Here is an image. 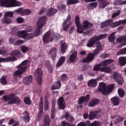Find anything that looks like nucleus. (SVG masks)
I'll return each mask as SVG.
<instances>
[{"label":"nucleus","mask_w":126,"mask_h":126,"mask_svg":"<svg viewBox=\"0 0 126 126\" xmlns=\"http://www.w3.org/2000/svg\"><path fill=\"white\" fill-rule=\"evenodd\" d=\"M110 25V27L111 28H115L120 26L119 21L117 22H115L114 23H112V20H108L107 21H105V22H103L100 25L101 28H104V27Z\"/></svg>","instance_id":"nucleus-9"},{"label":"nucleus","mask_w":126,"mask_h":126,"mask_svg":"<svg viewBox=\"0 0 126 126\" xmlns=\"http://www.w3.org/2000/svg\"><path fill=\"white\" fill-rule=\"evenodd\" d=\"M55 117V105H52V108H51V118L54 119Z\"/></svg>","instance_id":"nucleus-49"},{"label":"nucleus","mask_w":126,"mask_h":126,"mask_svg":"<svg viewBox=\"0 0 126 126\" xmlns=\"http://www.w3.org/2000/svg\"><path fill=\"white\" fill-rule=\"evenodd\" d=\"M24 21H25L24 19H23V18H21V17H19L17 19V22L18 23H22L24 22Z\"/></svg>","instance_id":"nucleus-57"},{"label":"nucleus","mask_w":126,"mask_h":126,"mask_svg":"<svg viewBox=\"0 0 126 126\" xmlns=\"http://www.w3.org/2000/svg\"><path fill=\"white\" fill-rule=\"evenodd\" d=\"M23 3L17 0H0V5L5 7L21 6Z\"/></svg>","instance_id":"nucleus-4"},{"label":"nucleus","mask_w":126,"mask_h":126,"mask_svg":"<svg viewBox=\"0 0 126 126\" xmlns=\"http://www.w3.org/2000/svg\"><path fill=\"white\" fill-rule=\"evenodd\" d=\"M100 71L105 73H110L112 72V69L109 67H103L100 69Z\"/></svg>","instance_id":"nucleus-36"},{"label":"nucleus","mask_w":126,"mask_h":126,"mask_svg":"<svg viewBox=\"0 0 126 126\" xmlns=\"http://www.w3.org/2000/svg\"><path fill=\"white\" fill-rule=\"evenodd\" d=\"M24 83L26 85H29L32 83V76H30L25 78L23 80Z\"/></svg>","instance_id":"nucleus-27"},{"label":"nucleus","mask_w":126,"mask_h":126,"mask_svg":"<svg viewBox=\"0 0 126 126\" xmlns=\"http://www.w3.org/2000/svg\"><path fill=\"white\" fill-rule=\"evenodd\" d=\"M90 124V122L89 121H87L86 123L81 122L79 123L77 126H86V125H89Z\"/></svg>","instance_id":"nucleus-52"},{"label":"nucleus","mask_w":126,"mask_h":126,"mask_svg":"<svg viewBox=\"0 0 126 126\" xmlns=\"http://www.w3.org/2000/svg\"><path fill=\"white\" fill-rule=\"evenodd\" d=\"M20 52L18 51H17V50H15V51H13L11 53V55L13 56V57H11V58H15V60L14 61H15L16 60V57L17 56H18V55H20Z\"/></svg>","instance_id":"nucleus-43"},{"label":"nucleus","mask_w":126,"mask_h":126,"mask_svg":"<svg viewBox=\"0 0 126 126\" xmlns=\"http://www.w3.org/2000/svg\"><path fill=\"white\" fill-rule=\"evenodd\" d=\"M43 98L42 97L40 98V103H39V112H38V115H37V117H36V120L39 121V119L42 118L43 116Z\"/></svg>","instance_id":"nucleus-17"},{"label":"nucleus","mask_w":126,"mask_h":126,"mask_svg":"<svg viewBox=\"0 0 126 126\" xmlns=\"http://www.w3.org/2000/svg\"><path fill=\"white\" fill-rule=\"evenodd\" d=\"M119 25H121L122 24H126V19L125 20H120V21H118Z\"/></svg>","instance_id":"nucleus-62"},{"label":"nucleus","mask_w":126,"mask_h":126,"mask_svg":"<svg viewBox=\"0 0 126 126\" xmlns=\"http://www.w3.org/2000/svg\"><path fill=\"white\" fill-rule=\"evenodd\" d=\"M61 87V83L60 81L56 82L55 83H54V85L52 86V87H51V90H58L60 89Z\"/></svg>","instance_id":"nucleus-31"},{"label":"nucleus","mask_w":126,"mask_h":126,"mask_svg":"<svg viewBox=\"0 0 126 126\" xmlns=\"http://www.w3.org/2000/svg\"><path fill=\"white\" fill-rule=\"evenodd\" d=\"M70 55L68 57V60L71 63H74L77 59L78 51L75 50L70 51Z\"/></svg>","instance_id":"nucleus-14"},{"label":"nucleus","mask_w":126,"mask_h":126,"mask_svg":"<svg viewBox=\"0 0 126 126\" xmlns=\"http://www.w3.org/2000/svg\"><path fill=\"white\" fill-rule=\"evenodd\" d=\"M47 20V18L45 16L38 18V21L36 22V27L37 29L35 30L34 34L35 36H38L40 35V30L46 25Z\"/></svg>","instance_id":"nucleus-6"},{"label":"nucleus","mask_w":126,"mask_h":126,"mask_svg":"<svg viewBox=\"0 0 126 126\" xmlns=\"http://www.w3.org/2000/svg\"><path fill=\"white\" fill-rule=\"evenodd\" d=\"M24 43V40H17L15 43H14V45L16 46H19L21 44H22Z\"/></svg>","instance_id":"nucleus-59"},{"label":"nucleus","mask_w":126,"mask_h":126,"mask_svg":"<svg viewBox=\"0 0 126 126\" xmlns=\"http://www.w3.org/2000/svg\"><path fill=\"white\" fill-rule=\"evenodd\" d=\"M99 103V100L97 99H93L89 103V106L94 107Z\"/></svg>","instance_id":"nucleus-32"},{"label":"nucleus","mask_w":126,"mask_h":126,"mask_svg":"<svg viewBox=\"0 0 126 126\" xmlns=\"http://www.w3.org/2000/svg\"><path fill=\"white\" fill-rule=\"evenodd\" d=\"M124 118H123L122 117H119L117 120L116 121L114 122V124H118L119 123L123 121L124 120Z\"/></svg>","instance_id":"nucleus-55"},{"label":"nucleus","mask_w":126,"mask_h":126,"mask_svg":"<svg viewBox=\"0 0 126 126\" xmlns=\"http://www.w3.org/2000/svg\"><path fill=\"white\" fill-rule=\"evenodd\" d=\"M125 54H126V48L121 49L120 51H118L117 53V56H119L121 55H125Z\"/></svg>","instance_id":"nucleus-45"},{"label":"nucleus","mask_w":126,"mask_h":126,"mask_svg":"<svg viewBox=\"0 0 126 126\" xmlns=\"http://www.w3.org/2000/svg\"><path fill=\"white\" fill-rule=\"evenodd\" d=\"M113 77L114 79L116 80L119 85H122L124 83L123 78L121 77V75L117 72H114L113 73Z\"/></svg>","instance_id":"nucleus-15"},{"label":"nucleus","mask_w":126,"mask_h":126,"mask_svg":"<svg viewBox=\"0 0 126 126\" xmlns=\"http://www.w3.org/2000/svg\"><path fill=\"white\" fill-rule=\"evenodd\" d=\"M79 2L78 0H66V5H73Z\"/></svg>","instance_id":"nucleus-39"},{"label":"nucleus","mask_w":126,"mask_h":126,"mask_svg":"<svg viewBox=\"0 0 126 126\" xmlns=\"http://www.w3.org/2000/svg\"><path fill=\"white\" fill-rule=\"evenodd\" d=\"M100 56L102 59H106L109 57V55L108 54H101Z\"/></svg>","instance_id":"nucleus-61"},{"label":"nucleus","mask_w":126,"mask_h":126,"mask_svg":"<svg viewBox=\"0 0 126 126\" xmlns=\"http://www.w3.org/2000/svg\"><path fill=\"white\" fill-rule=\"evenodd\" d=\"M43 125L42 126H50V120L48 115H45L44 118H43Z\"/></svg>","instance_id":"nucleus-25"},{"label":"nucleus","mask_w":126,"mask_h":126,"mask_svg":"<svg viewBox=\"0 0 126 126\" xmlns=\"http://www.w3.org/2000/svg\"><path fill=\"white\" fill-rule=\"evenodd\" d=\"M64 118L67 120L68 122H72L74 121V119L73 117L70 116L69 113L68 112H65Z\"/></svg>","instance_id":"nucleus-35"},{"label":"nucleus","mask_w":126,"mask_h":126,"mask_svg":"<svg viewBox=\"0 0 126 126\" xmlns=\"http://www.w3.org/2000/svg\"><path fill=\"white\" fill-rule=\"evenodd\" d=\"M119 95L120 97H123L125 95V91L123 89H119L118 90Z\"/></svg>","instance_id":"nucleus-46"},{"label":"nucleus","mask_w":126,"mask_h":126,"mask_svg":"<svg viewBox=\"0 0 126 126\" xmlns=\"http://www.w3.org/2000/svg\"><path fill=\"white\" fill-rule=\"evenodd\" d=\"M14 14L13 12L12 11H7L5 13V17H7L9 18V17H13Z\"/></svg>","instance_id":"nucleus-50"},{"label":"nucleus","mask_w":126,"mask_h":126,"mask_svg":"<svg viewBox=\"0 0 126 126\" xmlns=\"http://www.w3.org/2000/svg\"><path fill=\"white\" fill-rule=\"evenodd\" d=\"M121 14V10H118L116 12H114L112 15V18H115V17L119 16Z\"/></svg>","instance_id":"nucleus-51"},{"label":"nucleus","mask_w":126,"mask_h":126,"mask_svg":"<svg viewBox=\"0 0 126 126\" xmlns=\"http://www.w3.org/2000/svg\"><path fill=\"white\" fill-rule=\"evenodd\" d=\"M12 20L10 18H8L6 17H4L3 20H2V22L6 24H10L12 22Z\"/></svg>","instance_id":"nucleus-47"},{"label":"nucleus","mask_w":126,"mask_h":126,"mask_svg":"<svg viewBox=\"0 0 126 126\" xmlns=\"http://www.w3.org/2000/svg\"><path fill=\"white\" fill-rule=\"evenodd\" d=\"M97 6V2H94L90 3L88 5V8L90 10H92L94 8H96Z\"/></svg>","instance_id":"nucleus-37"},{"label":"nucleus","mask_w":126,"mask_h":126,"mask_svg":"<svg viewBox=\"0 0 126 126\" xmlns=\"http://www.w3.org/2000/svg\"><path fill=\"white\" fill-rule=\"evenodd\" d=\"M15 60V58H11V57H8L5 59L3 58H0V62H9L13 61Z\"/></svg>","instance_id":"nucleus-33"},{"label":"nucleus","mask_w":126,"mask_h":126,"mask_svg":"<svg viewBox=\"0 0 126 126\" xmlns=\"http://www.w3.org/2000/svg\"><path fill=\"white\" fill-rule=\"evenodd\" d=\"M21 48L22 51L24 53H26L30 50V47H28V46H25V45H24L23 46H21Z\"/></svg>","instance_id":"nucleus-48"},{"label":"nucleus","mask_w":126,"mask_h":126,"mask_svg":"<svg viewBox=\"0 0 126 126\" xmlns=\"http://www.w3.org/2000/svg\"><path fill=\"white\" fill-rule=\"evenodd\" d=\"M68 79L67 76L66 74H63L62 75V76L61 77V80L63 81H66Z\"/></svg>","instance_id":"nucleus-63"},{"label":"nucleus","mask_w":126,"mask_h":126,"mask_svg":"<svg viewBox=\"0 0 126 126\" xmlns=\"http://www.w3.org/2000/svg\"><path fill=\"white\" fill-rule=\"evenodd\" d=\"M65 60V58L64 57H61L60 59H59V61H58L57 64H56V67H59L63 65L64 63Z\"/></svg>","instance_id":"nucleus-29"},{"label":"nucleus","mask_w":126,"mask_h":126,"mask_svg":"<svg viewBox=\"0 0 126 126\" xmlns=\"http://www.w3.org/2000/svg\"><path fill=\"white\" fill-rule=\"evenodd\" d=\"M114 61L111 59L106 60L103 61L100 64H97L94 67V70L96 71L98 70H100V69L102 68L101 66H107L112 63L114 62Z\"/></svg>","instance_id":"nucleus-10"},{"label":"nucleus","mask_w":126,"mask_h":126,"mask_svg":"<svg viewBox=\"0 0 126 126\" xmlns=\"http://www.w3.org/2000/svg\"><path fill=\"white\" fill-rule=\"evenodd\" d=\"M96 41L97 40L95 39V36L91 37V38L88 40V43H87V47L88 48L93 47L96 42Z\"/></svg>","instance_id":"nucleus-21"},{"label":"nucleus","mask_w":126,"mask_h":126,"mask_svg":"<svg viewBox=\"0 0 126 126\" xmlns=\"http://www.w3.org/2000/svg\"><path fill=\"white\" fill-rule=\"evenodd\" d=\"M17 35L18 37L20 38H23L26 40H29L34 36V33H27L26 31H22L21 32H19L17 33Z\"/></svg>","instance_id":"nucleus-8"},{"label":"nucleus","mask_w":126,"mask_h":126,"mask_svg":"<svg viewBox=\"0 0 126 126\" xmlns=\"http://www.w3.org/2000/svg\"><path fill=\"white\" fill-rule=\"evenodd\" d=\"M24 115V117L22 118L23 120L26 123L29 122L30 121V117L28 112L27 111H25Z\"/></svg>","instance_id":"nucleus-30"},{"label":"nucleus","mask_w":126,"mask_h":126,"mask_svg":"<svg viewBox=\"0 0 126 126\" xmlns=\"http://www.w3.org/2000/svg\"><path fill=\"white\" fill-rule=\"evenodd\" d=\"M0 83L3 84V85H6L7 83V81L6 80V77L5 76H2V78H1L0 80Z\"/></svg>","instance_id":"nucleus-53"},{"label":"nucleus","mask_w":126,"mask_h":126,"mask_svg":"<svg viewBox=\"0 0 126 126\" xmlns=\"http://www.w3.org/2000/svg\"><path fill=\"white\" fill-rule=\"evenodd\" d=\"M60 44H61V51H62V53H64L67 48V45L64 41H60Z\"/></svg>","instance_id":"nucleus-28"},{"label":"nucleus","mask_w":126,"mask_h":126,"mask_svg":"<svg viewBox=\"0 0 126 126\" xmlns=\"http://www.w3.org/2000/svg\"><path fill=\"white\" fill-rule=\"evenodd\" d=\"M95 47L96 48L94 49V54H89L86 58L82 60V63H88L91 62L94 60V56L99 54L100 51L103 50V47L102 46L100 42H97L95 44Z\"/></svg>","instance_id":"nucleus-2"},{"label":"nucleus","mask_w":126,"mask_h":126,"mask_svg":"<svg viewBox=\"0 0 126 126\" xmlns=\"http://www.w3.org/2000/svg\"><path fill=\"white\" fill-rule=\"evenodd\" d=\"M72 23V22L71 21V16L68 15L66 20H65L63 24H62L63 31H66L70 26L71 25Z\"/></svg>","instance_id":"nucleus-11"},{"label":"nucleus","mask_w":126,"mask_h":126,"mask_svg":"<svg viewBox=\"0 0 126 126\" xmlns=\"http://www.w3.org/2000/svg\"><path fill=\"white\" fill-rule=\"evenodd\" d=\"M3 99L5 101L8 100V104H13L15 103H19L20 102V99L18 97H15L13 94L4 96Z\"/></svg>","instance_id":"nucleus-7"},{"label":"nucleus","mask_w":126,"mask_h":126,"mask_svg":"<svg viewBox=\"0 0 126 126\" xmlns=\"http://www.w3.org/2000/svg\"><path fill=\"white\" fill-rule=\"evenodd\" d=\"M101 115L100 111H91L90 112L88 116V118L90 120H93L95 118L97 115Z\"/></svg>","instance_id":"nucleus-20"},{"label":"nucleus","mask_w":126,"mask_h":126,"mask_svg":"<svg viewBox=\"0 0 126 126\" xmlns=\"http://www.w3.org/2000/svg\"><path fill=\"white\" fill-rule=\"evenodd\" d=\"M98 79H91L88 82V86L91 88H94L97 86Z\"/></svg>","instance_id":"nucleus-22"},{"label":"nucleus","mask_w":126,"mask_h":126,"mask_svg":"<svg viewBox=\"0 0 126 126\" xmlns=\"http://www.w3.org/2000/svg\"><path fill=\"white\" fill-rule=\"evenodd\" d=\"M42 41L44 43H49L53 41V38L51 36L50 31L46 32V33L43 34V36H42Z\"/></svg>","instance_id":"nucleus-12"},{"label":"nucleus","mask_w":126,"mask_h":126,"mask_svg":"<svg viewBox=\"0 0 126 126\" xmlns=\"http://www.w3.org/2000/svg\"><path fill=\"white\" fill-rule=\"evenodd\" d=\"M56 47H53L51 48V50H50V51H49V54L51 55V59L52 60L55 61L57 55H56Z\"/></svg>","instance_id":"nucleus-24"},{"label":"nucleus","mask_w":126,"mask_h":126,"mask_svg":"<svg viewBox=\"0 0 126 126\" xmlns=\"http://www.w3.org/2000/svg\"><path fill=\"white\" fill-rule=\"evenodd\" d=\"M108 34H107V33H104V34H100V35H98V36H97L96 37H95V39L96 41H98L106 38L108 36Z\"/></svg>","instance_id":"nucleus-40"},{"label":"nucleus","mask_w":126,"mask_h":126,"mask_svg":"<svg viewBox=\"0 0 126 126\" xmlns=\"http://www.w3.org/2000/svg\"><path fill=\"white\" fill-rule=\"evenodd\" d=\"M111 100L114 106H118L120 103V98L119 97L115 96L111 98Z\"/></svg>","instance_id":"nucleus-26"},{"label":"nucleus","mask_w":126,"mask_h":126,"mask_svg":"<svg viewBox=\"0 0 126 126\" xmlns=\"http://www.w3.org/2000/svg\"><path fill=\"white\" fill-rule=\"evenodd\" d=\"M57 104L60 109L63 110L65 108V103L63 97H59V99H58V100L57 101Z\"/></svg>","instance_id":"nucleus-19"},{"label":"nucleus","mask_w":126,"mask_h":126,"mask_svg":"<svg viewBox=\"0 0 126 126\" xmlns=\"http://www.w3.org/2000/svg\"><path fill=\"white\" fill-rule=\"evenodd\" d=\"M116 32H112V33H111V34H110L109 36H108V40L109 42H113L115 41V36L116 35Z\"/></svg>","instance_id":"nucleus-41"},{"label":"nucleus","mask_w":126,"mask_h":126,"mask_svg":"<svg viewBox=\"0 0 126 126\" xmlns=\"http://www.w3.org/2000/svg\"><path fill=\"white\" fill-rule=\"evenodd\" d=\"M109 4V2L106 1H102L100 2V4H99V7L100 8H104L107 5Z\"/></svg>","instance_id":"nucleus-42"},{"label":"nucleus","mask_w":126,"mask_h":126,"mask_svg":"<svg viewBox=\"0 0 126 126\" xmlns=\"http://www.w3.org/2000/svg\"><path fill=\"white\" fill-rule=\"evenodd\" d=\"M114 4L115 5H126V0L122 1V0H118V1H116L114 2Z\"/></svg>","instance_id":"nucleus-44"},{"label":"nucleus","mask_w":126,"mask_h":126,"mask_svg":"<svg viewBox=\"0 0 126 126\" xmlns=\"http://www.w3.org/2000/svg\"><path fill=\"white\" fill-rule=\"evenodd\" d=\"M119 63L121 66H124L126 64V58H120L119 59Z\"/></svg>","instance_id":"nucleus-38"},{"label":"nucleus","mask_w":126,"mask_h":126,"mask_svg":"<svg viewBox=\"0 0 126 126\" xmlns=\"http://www.w3.org/2000/svg\"><path fill=\"white\" fill-rule=\"evenodd\" d=\"M16 12L17 13L20 14L22 16L30 15L32 13V11L29 9H23V8H19L16 10Z\"/></svg>","instance_id":"nucleus-16"},{"label":"nucleus","mask_w":126,"mask_h":126,"mask_svg":"<svg viewBox=\"0 0 126 126\" xmlns=\"http://www.w3.org/2000/svg\"><path fill=\"white\" fill-rule=\"evenodd\" d=\"M116 41L119 43L124 42L123 43H121L120 45H119V46L117 47L118 48H122L123 46L126 45V37H125L124 36H120L119 37H118L116 39Z\"/></svg>","instance_id":"nucleus-18"},{"label":"nucleus","mask_w":126,"mask_h":126,"mask_svg":"<svg viewBox=\"0 0 126 126\" xmlns=\"http://www.w3.org/2000/svg\"><path fill=\"white\" fill-rule=\"evenodd\" d=\"M84 101H85V97H84V96L81 97L78 99L79 104H81Z\"/></svg>","instance_id":"nucleus-58"},{"label":"nucleus","mask_w":126,"mask_h":126,"mask_svg":"<svg viewBox=\"0 0 126 126\" xmlns=\"http://www.w3.org/2000/svg\"><path fill=\"white\" fill-rule=\"evenodd\" d=\"M24 102L26 104L30 105L31 104V101L29 97H26L24 99Z\"/></svg>","instance_id":"nucleus-54"},{"label":"nucleus","mask_w":126,"mask_h":126,"mask_svg":"<svg viewBox=\"0 0 126 126\" xmlns=\"http://www.w3.org/2000/svg\"><path fill=\"white\" fill-rule=\"evenodd\" d=\"M45 65L46 66V67L48 68V70H52V67L50 65V62L49 61H47L46 63H45Z\"/></svg>","instance_id":"nucleus-56"},{"label":"nucleus","mask_w":126,"mask_h":126,"mask_svg":"<svg viewBox=\"0 0 126 126\" xmlns=\"http://www.w3.org/2000/svg\"><path fill=\"white\" fill-rule=\"evenodd\" d=\"M29 62L28 60L24 61L21 64H20L17 68L19 69L15 71L13 74L15 79L14 82L16 83L18 81V80L16 78L17 77H19L24 72L26 71L27 69Z\"/></svg>","instance_id":"nucleus-3"},{"label":"nucleus","mask_w":126,"mask_h":126,"mask_svg":"<svg viewBox=\"0 0 126 126\" xmlns=\"http://www.w3.org/2000/svg\"><path fill=\"white\" fill-rule=\"evenodd\" d=\"M91 126H99V123L98 122H94L91 125Z\"/></svg>","instance_id":"nucleus-64"},{"label":"nucleus","mask_w":126,"mask_h":126,"mask_svg":"<svg viewBox=\"0 0 126 126\" xmlns=\"http://www.w3.org/2000/svg\"><path fill=\"white\" fill-rule=\"evenodd\" d=\"M57 8L59 11H61L63 12H65L66 10V6L64 4H61L57 6Z\"/></svg>","instance_id":"nucleus-34"},{"label":"nucleus","mask_w":126,"mask_h":126,"mask_svg":"<svg viewBox=\"0 0 126 126\" xmlns=\"http://www.w3.org/2000/svg\"><path fill=\"white\" fill-rule=\"evenodd\" d=\"M48 108V102L47 100H45V102H44V110H47Z\"/></svg>","instance_id":"nucleus-60"},{"label":"nucleus","mask_w":126,"mask_h":126,"mask_svg":"<svg viewBox=\"0 0 126 126\" xmlns=\"http://www.w3.org/2000/svg\"><path fill=\"white\" fill-rule=\"evenodd\" d=\"M57 12V10L56 8H54L53 7H51L47 10L46 12V15L47 16H52L55 15Z\"/></svg>","instance_id":"nucleus-23"},{"label":"nucleus","mask_w":126,"mask_h":126,"mask_svg":"<svg viewBox=\"0 0 126 126\" xmlns=\"http://www.w3.org/2000/svg\"><path fill=\"white\" fill-rule=\"evenodd\" d=\"M114 88V85H109L106 87V84L103 83H100L98 89L96 90L97 93H101L103 95H107L112 91Z\"/></svg>","instance_id":"nucleus-5"},{"label":"nucleus","mask_w":126,"mask_h":126,"mask_svg":"<svg viewBox=\"0 0 126 126\" xmlns=\"http://www.w3.org/2000/svg\"><path fill=\"white\" fill-rule=\"evenodd\" d=\"M75 22L77 27V32L79 33H82L84 31L89 29L93 27L92 24L89 23L88 21H83L81 25L80 18L78 16H75Z\"/></svg>","instance_id":"nucleus-1"},{"label":"nucleus","mask_w":126,"mask_h":126,"mask_svg":"<svg viewBox=\"0 0 126 126\" xmlns=\"http://www.w3.org/2000/svg\"><path fill=\"white\" fill-rule=\"evenodd\" d=\"M42 71L40 69H37L34 72V76L36 77V80L37 81V84L41 85L42 82Z\"/></svg>","instance_id":"nucleus-13"}]
</instances>
